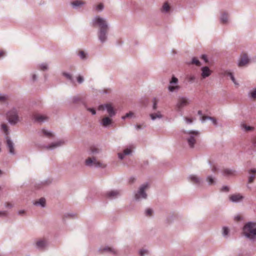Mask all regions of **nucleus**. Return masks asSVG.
<instances>
[{
	"label": "nucleus",
	"instance_id": "nucleus-3",
	"mask_svg": "<svg viewBox=\"0 0 256 256\" xmlns=\"http://www.w3.org/2000/svg\"><path fill=\"white\" fill-rule=\"evenodd\" d=\"M86 164L88 166H94L98 168H104L106 164L99 160H98L96 158H88L86 160Z\"/></svg>",
	"mask_w": 256,
	"mask_h": 256
},
{
	"label": "nucleus",
	"instance_id": "nucleus-18",
	"mask_svg": "<svg viewBox=\"0 0 256 256\" xmlns=\"http://www.w3.org/2000/svg\"><path fill=\"white\" fill-rule=\"evenodd\" d=\"M63 143H64L63 142H62L61 140L58 141V142H54V143H52L47 148L48 149H52V148H56L58 146H61Z\"/></svg>",
	"mask_w": 256,
	"mask_h": 256
},
{
	"label": "nucleus",
	"instance_id": "nucleus-20",
	"mask_svg": "<svg viewBox=\"0 0 256 256\" xmlns=\"http://www.w3.org/2000/svg\"><path fill=\"white\" fill-rule=\"evenodd\" d=\"M46 240L44 239L40 240L36 242V246L38 248H42L46 246Z\"/></svg>",
	"mask_w": 256,
	"mask_h": 256
},
{
	"label": "nucleus",
	"instance_id": "nucleus-58",
	"mask_svg": "<svg viewBox=\"0 0 256 256\" xmlns=\"http://www.w3.org/2000/svg\"><path fill=\"white\" fill-rule=\"evenodd\" d=\"M212 170L213 172H216V168L215 166L212 167Z\"/></svg>",
	"mask_w": 256,
	"mask_h": 256
},
{
	"label": "nucleus",
	"instance_id": "nucleus-29",
	"mask_svg": "<svg viewBox=\"0 0 256 256\" xmlns=\"http://www.w3.org/2000/svg\"><path fill=\"white\" fill-rule=\"evenodd\" d=\"M92 154H96L99 152L100 150L94 146H92L90 148Z\"/></svg>",
	"mask_w": 256,
	"mask_h": 256
},
{
	"label": "nucleus",
	"instance_id": "nucleus-6",
	"mask_svg": "<svg viewBox=\"0 0 256 256\" xmlns=\"http://www.w3.org/2000/svg\"><path fill=\"white\" fill-rule=\"evenodd\" d=\"M178 79L175 76H172L170 81V85L168 86V89L169 91L173 92L177 91L180 88V86L178 85Z\"/></svg>",
	"mask_w": 256,
	"mask_h": 256
},
{
	"label": "nucleus",
	"instance_id": "nucleus-57",
	"mask_svg": "<svg viewBox=\"0 0 256 256\" xmlns=\"http://www.w3.org/2000/svg\"><path fill=\"white\" fill-rule=\"evenodd\" d=\"M142 126L141 125H140V124H138V125H136V128H137L138 130H139V129L141 128H142Z\"/></svg>",
	"mask_w": 256,
	"mask_h": 256
},
{
	"label": "nucleus",
	"instance_id": "nucleus-48",
	"mask_svg": "<svg viewBox=\"0 0 256 256\" xmlns=\"http://www.w3.org/2000/svg\"><path fill=\"white\" fill-rule=\"evenodd\" d=\"M63 75H64V76H66L67 78H68V79H70V80H71V79H72V76H71V75H70V74H67V73H66V72H64V73H63Z\"/></svg>",
	"mask_w": 256,
	"mask_h": 256
},
{
	"label": "nucleus",
	"instance_id": "nucleus-32",
	"mask_svg": "<svg viewBox=\"0 0 256 256\" xmlns=\"http://www.w3.org/2000/svg\"><path fill=\"white\" fill-rule=\"evenodd\" d=\"M42 132L48 138H50L53 136V134L51 132H48L44 130H43Z\"/></svg>",
	"mask_w": 256,
	"mask_h": 256
},
{
	"label": "nucleus",
	"instance_id": "nucleus-26",
	"mask_svg": "<svg viewBox=\"0 0 256 256\" xmlns=\"http://www.w3.org/2000/svg\"><path fill=\"white\" fill-rule=\"evenodd\" d=\"M250 172L252 173L253 175L250 176L248 179L249 183H251L254 181L255 178L254 174L256 172V170L254 169L251 170Z\"/></svg>",
	"mask_w": 256,
	"mask_h": 256
},
{
	"label": "nucleus",
	"instance_id": "nucleus-4",
	"mask_svg": "<svg viewBox=\"0 0 256 256\" xmlns=\"http://www.w3.org/2000/svg\"><path fill=\"white\" fill-rule=\"evenodd\" d=\"M8 122L11 124H16L18 121V116L16 110L12 109L7 114Z\"/></svg>",
	"mask_w": 256,
	"mask_h": 256
},
{
	"label": "nucleus",
	"instance_id": "nucleus-33",
	"mask_svg": "<svg viewBox=\"0 0 256 256\" xmlns=\"http://www.w3.org/2000/svg\"><path fill=\"white\" fill-rule=\"evenodd\" d=\"M228 15L226 14H224L222 15L221 18V20L222 23H226L228 20Z\"/></svg>",
	"mask_w": 256,
	"mask_h": 256
},
{
	"label": "nucleus",
	"instance_id": "nucleus-1",
	"mask_svg": "<svg viewBox=\"0 0 256 256\" xmlns=\"http://www.w3.org/2000/svg\"><path fill=\"white\" fill-rule=\"evenodd\" d=\"M94 23L98 24L100 27L98 38L102 42H104L106 39V34L108 30V26L105 20L100 17H96L94 20Z\"/></svg>",
	"mask_w": 256,
	"mask_h": 256
},
{
	"label": "nucleus",
	"instance_id": "nucleus-25",
	"mask_svg": "<svg viewBox=\"0 0 256 256\" xmlns=\"http://www.w3.org/2000/svg\"><path fill=\"white\" fill-rule=\"evenodd\" d=\"M241 126H242V128L244 129L246 132L251 131V130H253V129H254L253 127L250 126H248L245 124H241Z\"/></svg>",
	"mask_w": 256,
	"mask_h": 256
},
{
	"label": "nucleus",
	"instance_id": "nucleus-61",
	"mask_svg": "<svg viewBox=\"0 0 256 256\" xmlns=\"http://www.w3.org/2000/svg\"><path fill=\"white\" fill-rule=\"evenodd\" d=\"M198 114L199 115H202V111H201V110H198Z\"/></svg>",
	"mask_w": 256,
	"mask_h": 256
},
{
	"label": "nucleus",
	"instance_id": "nucleus-28",
	"mask_svg": "<svg viewBox=\"0 0 256 256\" xmlns=\"http://www.w3.org/2000/svg\"><path fill=\"white\" fill-rule=\"evenodd\" d=\"M207 119H210V120H212L213 123L214 124H216V120L215 118H211V117H209V116H202V122L205 121Z\"/></svg>",
	"mask_w": 256,
	"mask_h": 256
},
{
	"label": "nucleus",
	"instance_id": "nucleus-22",
	"mask_svg": "<svg viewBox=\"0 0 256 256\" xmlns=\"http://www.w3.org/2000/svg\"><path fill=\"white\" fill-rule=\"evenodd\" d=\"M223 172L225 176H232L234 175L235 171L230 169H224Z\"/></svg>",
	"mask_w": 256,
	"mask_h": 256
},
{
	"label": "nucleus",
	"instance_id": "nucleus-8",
	"mask_svg": "<svg viewBox=\"0 0 256 256\" xmlns=\"http://www.w3.org/2000/svg\"><path fill=\"white\" fill-rule=\"evenodd\" d=\"M148 187V184H143L141 186L140 188V190L138 193L136 194L135 195V198L136 200H138L139 198H146V194L144 192L145 190Z\"/></svg>",
	"mask_w": 256,
	"mask_h": 256
},
{
	"label": "nucleus",
	"instance_id": "nucleus-35",
	"mask_svg": "<svg viewBox=\"0 0 256 256\" xmlns=\"http://www.w3.org/2000/svg\"><path fill=\"white\" fill-rule=\"evenodd\" d=\"M134 113L132 112H130L128 113H127L125 116H123L122 117V119H125L128 118H131L133 116Z\"/></svg>",
	"mask_w": 256,
	"mask_h": 256
},
{
	"label": "nucleus",
	"instance_id": "nucleus-5",
	"mask_svg": "<svg viewBox=\"0 0 256 256\" xmlns=\"http://www.w3.org/2000/svg\"><path fill=\"white\" fill-rule=\"evenodd\" d=\"M190 135L188 142L190 147L192 148L196 142V137L198 136L199 132L198 131L190 130L186 132Z\"/></svg>",
	"mask_w": 256,
	"mask_h": 256
},
{
	"label": "nucleus",
	"instance_id": "nucleus-21",
	"mask_svg": "<svg viewBox=\"0 0 256 256\" xmlns=\"http://www.w3.org/2000/svg\"><path fill=\"white\" fill-rule=\"evenodd\" d=\"M170 6L168 2H165L162 8V12H167L170 11Z\"/></svg>",
	"mask_w": 256,
	"mask_h": 256
},
{
	"label": "nucleus",
	"instance_id": "nucleus-52",
	"mask_svg": "<svg viewBox=\"0 0 256 256\" xmlns=\"http://www.w3.org/2000/svg\"><path fill=\"white\" fill-rule=\"evenodd\" d=\"M241 219V217L240 216H237L235 217L234 218V220H236V221H239Z\"/></svg>",
	"mask_w": 256,
	"mask_h": 256
},
{
	"label": "nucleus",
	"instance_id": "nucleus-34",
	"mask_svg": "<svg viewBox=\"0 0 256 256\" xmlns=\"http://www.w3.org/2000/svg\"><path fill=\"white\" fill-rule=\"evenodd\" d=\"M192 64H194L198 66H200V61L196 58H192Z\"/></svg>",
	"mask_w": 256,
	"mask_h": 256
},
{
	"label": "nucleus",
	"instance_id": "nucleus-30",
	"mask_svg": "<svg viewBox=\"0 0 256 256\" xmlns=\"http://www.w3.org/2000/svg\"><path fill=\"white\" fill-rule=\"evenodd\" d=\"M226 74L228 76H229L230 78V79L232 80L233 82L236 84V85H238V84L236 83V80L232 74L230 72H226Z\"/></svg>",
	"mask_w": 256,
	"mask_h": 256
},
{
	"label": "nucleus",
	"instance_id": "nucleus-43",
	"mask_svg": "<svg viewBox=\"0 0 256 256\" xmlns=\"http://www.w3.org/2000/svg\"><path fill=\"white\" fill-rule=\"evenodd\" d=\"M77 80L80 84L82 83L84 81V78L82 76H78L77 78Z\"/></svg>",
	"mask_w": 256,
	"mask_h": 256
},
{
	"label": "nucleus",
	"instance_id": "nucleus-9",
	"mask_svg": "<svg viewBox=\"0 0 256 256\" xmlns=\"http://www.w3.org/2000/svg\"><path fill=\"white\" fill-rule=\"evenodd\" d=\"M189 104V101L188 98L186 97H181L178 99L176 106L178 109L188 106Z\"/></svg>",
	"mask_w": 256,
	"mask_h": 256
},
{
	"label": "nucleus",
	"instance_id": "nucleus-19",
	"mask_svg": "<svg viewBox=\"0 0 256 256\" xmlns=\"http://www.w3.org/2000/svg\"><path fill=\"white\" fill-rule=\"evenodd\" d=\"M132 152V150L130 148H126L124 150V154L119 153L118 157L120 159H122L124 158V155H128L130 154Z\"/></svg>",
	"mask_w": 256,
	"mask_h": 256
},
{
	"label": "nucleus",
	"instance_id": "nucleus-36",
	"mask_svg": "<svg viewBox=\"0 0 256 256\" xmlns=\"http://www.w3.org/2000/svg\"><path fill=\"white\" fill-rule=\"evenodd\" d=\"M152 210L151 209L148 208L146 210V216H150L152 215Z\"/></svg>",
	"mask_w": 256,
	"mask_h": 256
},
{
	"label": "nucleus",
	"instance_id": "nucleus-56",
	"mask_svg": "<svg viewBox=\"0 0 256 256\" xmlns=\"http://www.w3.org/2000/svg\"><path fill=\"white\" fill-rule=\"evenodd\" d=\"M202 58L206 62H207L206 56L205 55H202Z\"/></svg>",
	"mask_w": 256,
	"mask_h": 256
},
{
	"label": "nucleus",
	"instance_id": "nucleus-14",
	"mask_svg": "<svg viewBox=\"0 0 256 256\" xmlns=\"http://www.w3.org/2000/svg\"><path fill=\"white\" fill-rule=\"evenodd\" d=\"M243 198V196L240 194H235L230 196V200L234 202H237Z\"/></svg>",
	"mask_w": 256,
	"mask_h": 256
},
{
	"label": "nucleus",
	"instance_id": "nucleus-53",
	"mask_svg": "<svg viewBox=\"0 0 256 256\" xmlns=\"http://www.w3.org/2000/svg\"><path fill=\"white\" fill-rule=\"evenodd\" d=\"M6 206L7 208H12V204L10 203V202H6Z\"/></svg>",
	"mask_w": 256,
	"mask_h": 256
},
{
	"label": "nucleus",
	"instance_id": "nucleus-12",
	"mask_svg": "<svg viewBox=\"0 0 256 256\" xmlns=\"http://www.w3.org/2000/svg\"><path fill=\"white\" fill-rule=\"evenodd\" d=\"M33 116L36 121L40 122L46 120L48 119L46 116L38 114H34Z\"/></svg>",
	"mask_w": 256,
	"mask_h": 256
},
{
	"label": "nucleus",
	"instance_id": "nucleus-13",
	"mask_svg": "<svg viewBox=\"0 0 256 256\" xmlns=\"http://www.w3.org/2000/svg\"><path fill=\"white\" fill-rule=\"evenodd\" d=\"M6 144H7V146L9 149L10 152L12 154H14V148L13 143L10 140V138L8 136L6 137Z\"/></svg>",
	"mask_w": 256,
	"mask_h": 256
},
{
	"label": "nucleus",
	"instance_id": "nucleus-11",
	"mask_svg": "<svg viewBox=\"0 0 256 256\" xmlns=\"http://www.w3.org/2000/svg\"><path fill=\"white\" fill-rule=\"evenodd\" d=\"M202 76L203 78H205L206 77L210 76L212 73V71L208 66H204L202 68Z\"/></svg>",
	"mask_w": 256,
	"mask_h": 256
},
{
	"label": "nucleus",
	"instance_id": "nucleus-7",
	"mask_svg": "<svg viewBox=\"0 0 256 256\" xmlns=\"http://www.w3.org/2000/svg\"><path fill=\"white\" fill-rule=\"evenodd\" d=\"M104 109L107 110V112L110 116H112L115 115V111L110 104H107L104 105H100L98 106L99 110H104Z\"/></svg>",
	"mask_w": 256,
	"mask_h": 256
},
{
	"label": "nucleus",
	"instance_id": "nucleus-55",
	"mask_svg": "<svg viewBox=\"0 0 256 256\" xmlns=\"http://www.w3.org/2000/svg\"><path fill=\"white\" fill-rule=\"evenodd\" d=\"M4 52L3 50H0V58L3 56L4 55Z\"/></svg>",
	"mask_w": 256,
	"mask_h": 256
},
{
	"label": "nucleus",
	"instance_id": "nucleus-45",
	"mask_svg": "<svg viewBox=\"0 0 256 256\" xmlns=\"http://www.w3.org/2000/svg\"><path fill=\"white\" fill-rule=\"evenodd\" d=\"M185 120H186V123H188V124H191L193 122L192 118H187V117L185 118Z\"/></svg>",
	"mask_w": 256,
	"mask_h": 256
},
{
	"label": "nucleus",
	"instance_id": "nucleus-16",
	"mask_svg": "<svg viewBox=\"0 0 256 256\" xmlns=\"http://www.w3.org/2000/svg\"><path fill=\"white\" fill-rule=\"evenodd\" d=\"M119 194L118 192L116 190H112L106 194V196L110 198H114Z\"/></svg>",
	"mask_w": 256,
	"mask_h": 256
},
{
	"label": "nucleus",
	"instance_id": "nucleus-42",
	"mask_svg": "<svg viewBox=\"0 0 256 256\" xmlns=\"http://www.w3.org/2000/svg\"><path fill=\"white\" fill-rule=\"evenodd\" d=\"M158 102V100L156 98H154L153 100V102H154V106L153 108L154 110L156 109V104Z\"/></svg>",
	"mask_w": 256,
	"mask_h": 256
},
{
	"label": "nucleus",
	"instance_id": "nucleus-46",
	"mask_svg": "<svg viewBox=\"0 0 256 256\" xmlns=\"http://www.w3.org/2000/svg\"><path fill=\"white\" fill-rule=\"evenodd\" d=\"M228 233V230L226 228H223V234L224 236H227Z\"/></svg>",
	"mask_w": 256,
	"mask_h": 256
},
{
	"label": "nucleus",
	"instance_id": "nucleus-40",
	"mask_svg": "<svg viewBox=\"0 0 256 256\" xmlns=\"http://www.w3.org/2000/svg\"><path fill=\"white\" fill-rule=\"evenodd\" d=\"M78 55L80 56L84 59V58H86V54L84 53V52L82 50H81L78 53Z\"/></svg>",
	"mask_w": 256,
	"mask_h": 256
},
{
	"label": "nucleus",
	"instance_id": "nucleus-54",
	"mask_svg": "<svg viewBox=\"0 0 256 256\" xmlns=\"http://www.w3.org/2000/svg\"><path fill=\"white\" fill-rule=\"evenodd\" d=\"M6 212H0V216H6Z\"/></svg>",
	"mask_w": 256,
	"mask_h": 256
},
{
	"label": "nucleus",
	"instance_id": "nucleus-50",
	"mask_svg": "<svg viewBox=\"0 0 256 256\" xmlns=\"http://www.w3.org/2000/svg\"><path fill=\"white\" fill-rule=\"evenodd\" d=\"M221 190L223 191V192H228V188L226 186H223Z\"/></svg>",
	"mask_w": 256,
	"mask_h": 256
},
{
	"label": "nucleus",
	"instance_id": "nucleus-62",
	"mask_svg": "<svg viewBox=\"0 0 256 256\" xmlns=\"http://www.w3.org/2000/svg\"><path fill=\"white\" fill-rule=\"evenodd\" d=\"M194 77H192L190 78V80H194Z\"/></svg>",
	"mask_w": 256,
	"mask_h": 256
},
{
	"label": "nucleus",
	"instance_id": "nucleus-41",
	"mask_svg": "<svg viewBox=\"0 0 256 256\" xmlns=\"http://www.w3.org/2000/svg\"><path fill=\"white\" fill-rule=\"evenodd\" d=\"M104 250H108V252H112L113 254H116V253L115 250H114V249L112 248H109V247L106 248H105L104 249Z\"/></svg>",
	"mask_w": 256,
	"mask_h": 256
},
{
	"label": "nucleus",
	"instance_id": "nucleus-15",
	"mask_svg": "<svg viewBox=\"0 0 256 256\" xmlns=\"http://www.w3.org/2000/svg\"><path fill=\"white\" fill-rule=\"evenodd\" d=\"M112 122V120L111 118H110L106 116L102 119L101 124L102 125V126L106 127L110 124Z\"/></svg>",
	"mask_w": 256,
	"mask_h": 256
},
{
	"label": "nucleus",
	"instance_id": "nucleus-37",
	"mask_svg": "<svg viewBox=\"0 0 256 256\" xmlns=\"http://www.w3.org/2000/svg\"><path fill=\"white\" fill-rule=\"evenodd\" d=\"M207 181L210 184H212L214 183V178L210 176H208L207 178Z\"/></svg>",
	"mask_w": 256,
	"mask_h": 256
},
{
	"label": "nucleus",
	"instance_id": "nucleus-31",
	"mask_svg": "<svg viewBox=\"0 0 256 256\" xmlns=\"http://www.w3.org/2000/svg\"><path fill=\"white\" fill-rule=\"evenodd\" d=\"M2 128L5 133V134L6 135H8V129L7 125L6 124H2Z\"/></svg>",
	"mask_w": 256,
	"mask_h": 256
},
{
	"label": "nucleus",
	"instance_id": "nucleus-60",
	"mask_svg": "<svg viewBox=\"0 0 256 256\" xmlns=\"http://www.w3.org/2000/svg\"><path fill=\"white\" fill-rule=\"evenodd\" d=\"M32 79L34 80L36 79V74H33Z\"/></svg>",
	"mask_w": 256,
	"mask_h": 256
},
{
	"label": "nucleus",
	"instance_id": "nucleus-24",
	"mask_svg": "<svg viewBox=\"0 0 256 256\" xmlns=\"http://www.w3.org/2000/svg\"><path fill=\"white\" fill-rule=\"evenodd\" d=\"M45 204H46V200L44 198H41L38 201H36L34 202V204H36V205L40 204L42 207L44 206Z\"/></svg>",
	"mask_w": 256,
	"mask_h": 256
},
{
	"label": "nucleus",
	"instance_id": "nucleus-47",
	"mask_svg": "<svg viewBox=\"0 0 256 256\" xmlns=\"http://www.w3.org/2000/svg\"><path fill=\"white\" fill-rule=\"evenodd\" d=\"M140 256H144L145 254H148V251H147V250H141L140 252Z\"/></svg>",
	"mask_w": 256,
	"mask_h": 256
},
{
	"label": "nucleus",
	"instance_id": "nucleus-17",
	"mask_svg": "<svg viewBox=\"0 0 256 256\" xmlns=\"http://www.w3.org/2000/svg\"><path fill=\"white\" fill-rule=\"evenodd\" d=\"M84 4V2L80 0H76L72 2L74 7H80Z\"/></svg>",
	"mask_w": 256,
	"mask_h": 256
},
{
	"label": "nucleus",
	"instance_id": "nucleus-10",
	"mask_svg": "<svg viewBox=\"0 0 256 256\" xmlns=\"http://www.w3.org/2000/svg\"><path fill=\"white\" fill-rule=\"evenodd\" d=\"M248 56L246 54H243L241 55L240 60L239 62L238 66H242L248 64Z\"/></svg>",
	"mask_w": 256,
	"mask_h": 256
},
{
	"label": "nucleus",
	"instance_id": "nucleus-23",
	"mask_svg": "<svg viewBox=\"0 0 256 256\" xmlns=\"http://www.w3.org/2000/svg\"><path fill=\"white\" fill-rule=\"evenodd\" d=\"M190 182L194 184H198L200 182V179L196 176L192 175L189 177Z\"/></svg>",
	"mask_w": 256,
	"mask_h": 256
},
{
	"label": "nucleus",
	"instance_id": "nucleus-49",
	"mask_svg": "<svg viewBox=\"0 0 256 256\" xmlns=\"http://www.w3.org/2000/svg\"><path fill=\"white\" fill-rule=\"evenodd\" d=\"M88 111L90 112L92 114H95L96 113L95 110L94 108H88Z\"/></svg>",
	"mask_w": 256,
	"mask_h": 256
},
{
	"label": "nucleus",
	"instance_id": "nucleus-59",
	"mask_svg": "<svg viewBox=\"0 0 256 256\" xmlns=\"http://www.w3.org/2000/svg\"><path fill=\"white\" fill-rule=\"evenodd\" d=\"M18 213L20 214H22L24 213V210H20V211H19Z\"/></svg>",
	"mask_w": 256,
	"mask_h": 256
},
{
	"label": "nucleus",
	"instance_id": "nucleus-39",
	"mask_svg": "<svg viewBox=\"0 0 256 256\" xmlns=\"http://www.w3.org/2000/svg\"><path fill=\"white\" fill-rule=\"evenodd\" d=\"M104 8V5L102 3L99 4L98 6H96V10H102Z\"/></svg>",
	"mask_w": 256,
	"mask_h": 256
},
{
	"label": "nucleus",
	"instance_id": "nucleus-27",
	"mask_svg": "<svg viewBox=\"0 0 256 256\" xmlns=\"http://www.w3.org/2000/svg\"><path fill=\"white\" fill-rule=\"evenodd\" d=\"M150 116L151 118L153 120H155L156 118H161L162 117V115L160 112L156 114H152L150 115Z\"/></svg>",
	"mask_w": 256,
	"mask_h": 256
},
{
	"label": "nucleus",
	"instance_id": "nucleus-63",
	"mask_svg": "<svg viewBox=\"0 0 256 256\" xmlns=\"http://www.w3.org/2000/svg\"><path fill=\"white\" fill-rule=\"evenodd\" d=\"M1 173H2V172H1V170H0V174H1Z\"/></svg>",
	"mask_w": 256,
	"mask_h": 256
},
{
	"label": "nucleus",
	"instance_id": "nucleus-51",
	"mask_svg": "<svg viewBox=\"0 0 256 256\" xmlns=\"http://www.w3.org/2000/svg\"><path fill=\"white\" fill-rule=\"evenodd\" d=\"M6 100V97L5 96H0V102H4Z\"/></svg>",
	"mask_w": 256,
	"mask_h": 256
},
{
	"label": "nucleus",
	"instance_id": "nucleus-2",
	"mask_svg": "<svg viewBox=\"0 0 256 256\" xmlns=\"http://www.w3.org/2000/svg\"><path fill=\"white\" fill-rule=\"evenodd\" d=\"M243 232L246 237L254 238L256 236V223L250 222L246 224L244 227Z\"/></svg>",
	"mask_w": 256,
	"mask_h": 256
},
{
	"label": "nucleus",
	"instance_id": "nucleus-44",
	"mask_svg": "<svg viewBox=\"0 0 256 256\" xmlns=\"http://www.w3.org/2000/svg\"><path fill=\"white\" fill-rule=\"evenodd\" d=\"M48 68L47 65L46 64H42L40 66V68L42 70H46Z\"/></svg>",
	"mask_w": 256,
	"mask_h": 256
},
{
	"label": "nucleus",
	"instance_id": "nucleus-38",
	"mask_svg": "<svg viewBox=\"0 0 256 256\" xmlns=\"http://www.w3.org/2000/svg\"><path fill=\"white\" fill-rule=\"evenodd\" d=\"M250 96L251 98H252L254 100L256 99V89H255L254 90L251 92Z\"/></svg>",
	"mask_w": 256,
	"mask_h": 256
}]
</instances>
